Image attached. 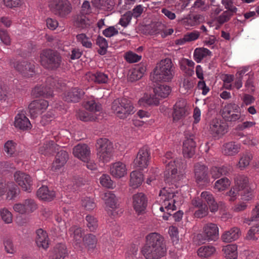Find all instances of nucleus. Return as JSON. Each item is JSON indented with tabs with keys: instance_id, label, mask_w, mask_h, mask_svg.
I'll list each match as a JSON object with an SVG mask.
<instances>
[{
	"instance_id": "f257e3e1",
	"label": "nucleus",
	"mask_w": 259,
	"mask_h": 259,
	"mask_svg": "<svg viewBox=\"0 0 259 259\" xmlns=\"http://www.w3.org/2000/svg\"><path fill=\"white\" fill-rule=\"evenodd\" d=\"M141 252L147 259H158L165 255L166 247L164 238L156 232L148 234Z\"/></svg>"
},
{
	"instance_id": "f03ea898",
	"label": "nucleus",
	"mask_w": 259,
	"mask_h": 259,
	"mask_svg": "<svg viewBox=\"0 0 259 259\" xmlns=\"http://www.w3.org/2000/svg\"><path fill=\"white\" fill-rule=\"evenodd\" d=\"M162 160L166 165L164 176L167 182L178 183L185 178L183 170L186 165L182 159H175L174 153L168 151L165 154Z\"/></svg>"
},
{
	"instance_id": "7ed1b4c3",
	"label": "nucleus",
	"mask_w": 259,
	"mask_h": 259,
	"mask_svg": "<svg viewBox=\"0 0 259 259\" xmlns=\"http://www.w3.org/2000/svg\"><path fill=\"white\" fill-rule=\"evenodd\" d=\"M174 75L175 67L171 60L170 58H165L157 63L151 77L155 82H168L171 80Z\"/></svg>"
},
{
	"instance_id": "20e7f679",
	"label": "nucleus",
	"mask_w": 259,
	"mask_h": 259,
	"mask_svg": "<svg viewBox=\"0 0 259 259\" xmlns=\"http://www.w3.org/2000/svg\"><path fill=\"white\" fill-rule=\"evenodd\" d=\"M160 202L161 206L159 209L161 211H164V209L167 211H173L176 210L177 206L182 204L183 197L178 192L175 193L170 189L163 188L159 192Z\"/></svg>"
},
{
	"instance_id": "39448f33",
	"label": "nucleus",
	"mask_w": 259,
	"mask_h": 259,
	"mask_svg": "<svg viewBox=\"0 0 259 259\" xmlns=\"http://www.w3.org/2000/svg\"><path fill=\"white\" fill-rule=\"evenodd\" d=\"M112 110L119 118L124 119L133 114L135 110L132 102L125 99H117L112 103Z\"/></svg>"
},
{
	"instance_id": "423d86ee",
	"label": "nucleus",
	"mask_w": 259,
	"mask_h": 259,
	"mask_svg": "<svg viewBox=\"0 0 259 259\" xmlns=\"http://www.w3.org/2000/svg\"><path fill=\"white\" fill-rule=\"evenodd\" d=\"M219 237V229L214 223H208L204 224L201 233L197 236V238L200 243H203L206 241H215Z\"/></svg>"
},
{
	"instance_id": "0eeeda50",
	"label": "nucleus",
	"mask_w": 259,
	"mask_h": 259,
	"mask_svg": "<svg viewBox=\"0 0 259 259\" xmlns=\"http://www.w3.org/2000/svg\"><path fill=\"white\" fill-rule=\"evenodd\" d=\"M96 148L99 159L103 162L109 161L112 156V143L106 138H101L97 141Z\"/></svg>"
},
{
	"instance_id": "6e6552de",
	"label": "nucleus",
	"mask_w": 259,
	"mask_h": 259,
	"mask_svg": "<svg viewBox=\"0 0 259 259\" xmlns=\"http://www.w3.org/2000/svg\"><path fill=\"white\" fill-rule=\"evenodd\" d=\"M49 7L56 15L65 18L72 11L71 4L68 0H50Z\"/></svg>"
},
{
	"instance_id": "1a4fd4ad",
	"label": "nucleus",
	"mask_w": 259,
	"mask_h": 259,
	"mask_svg": "<svg viewBox=\"0 0 259 259\" xmlns=\"http://www.w3.org/2000/svg\"><path fill=\"white\" fill-rule=\"evenodd\" d=\"M40 63L45 67L49 69L58 68L61 63V57L52 50L44 51L40 56Z\"/></svg>"
},
{
	"instance_id": "9d476101",
	"label": "nucleus",
	"mask_w": 259,
	"mask_h": 259,
	"mask_svg": "<svg viewBox=\"0 0 259 259\" xmlns=\"http://www.w3.org/2000/svg\"><path fill=\"white\" fill-rule=\"evenodd\" d=\"M189 108L187 102L184 99L177 101L173 106L172 112V121L174 123L182 122L189 114Z\"/></svg>"
},
{
	"instance_id": "9b49d317",
	"label": "nucleus",
	"mask_w": 259,
	"mask_h": 259,
	"mask_svg": "<svg viewBox=\"0 0 259 259\" xmlns=\"http://www.w3.org/2000/svg\"><path fill=\"white\" fill-rule=\"evenodd\" d=\"M235 186L226 193V196L229 197L228 199L230 201H235L239 195V192L241 191V189L246 188L248 178L244 176H239L235 179Z\"/></svg>"
},
{
	"instance_id": "f8f14e48",
	"label": "nucleus",
	"mask_w": 259,
	"mask_h": 259,
	"mask_svg": "<svg viewBox=\"0 0 259 259\" xmlns=\"http://www.w3.org/2000/svg\"><path fill=\"white\" fill-rule=\"evenodd\" d=\"M150 153L148 148L143 147L141 148L134 159V166L140 169L146 168L149 164Z\"/></svg>"
},
{
	"instance_id": "ddd939ff",
	"label": "nucleus",
	"mask_w": 259,
	"mask_h": 259,
	"mask_svg": "<svg viewBox=\"0 0 259 259\" xmlns=\"http://www.w3.org/2000/svg\"><path fill=\"white\" fill-rule=\"evenodd\" d=\"M68 234L74 247L78 250H82L83 240V230L77 226L71 227L68 231Z\"/></svg>"
},
{
	"instance_id": "4468645a",
	"label": "nucleus",
	"mask_w": 259,
	"mask_h": 259,
	"mask_svg": "<svg viewBox=\"0 0 259 259\" xmlns=\"http://www.w3.org/2000/svg\"><path fill=\"white\" fill-rule=\"evenodd\" d=\"M223 116L229 121H235L241 117L239 107L235 103H230L226 105L223 110Z\"/></svg>"
},
{
	"instance_id": "2eb2a0df",
	"label": "nucleus",
	"mask_w": 259,
	"mask_h": 259,
	"mask_svg": "<svg viewBox=\"0 0 259 259\" xmlns=\"http://www.w3.org/2000/svg\"><path fill=\"white\" fill-rule=\"evenodd\" d=\"M132 205L136 212L140 215L145 212L147 205V199L143 193H137L132 197Z\"/></svg>"
},
{
	"instance_id": "dca6fc26",
	"label": "nucleus",
	"mask_w": 259,
	"mask_h": 259,
	"mask_svg": "<svg viewBox=\"0 0 259 259\" xmlns=\"http://www.w3.org/2000/svg\"><path fill=\"white\" fill-rule=\"evenodd\" d=\"M14 177L15 182L23 190L27 192L31 191L32 181L28 175L19 171L14 174Z\"/></svg>"
},
{
	"instance_id": "f3484780",
	"label": "nucleus",
	"mask_w": 259,
	"mask_h": 259,
	"mask_svg": "<svg viewBox=\"0 0 259 259\" xmlns=\"http://www.w3.org/2000/svg\"><path fill=\"white\" fill-rule=\"evenodd\" d=\"M49 103L45 100H36L32 101L28 106L29 112L31 117H35L43 113L48 108Z\"/></svg>"
},
{
	"instance_id": "a211bd4d",
	"label": "nucleus",
	"mask_w": 259,
	"mask_h": 259,
	"mask_svg": "<svg viewBox=\"0 0 259 259\" xmlns=\"http://www.w3.org/2000/svg\"><path fill=\"white\" fill-rule=\"evenodd\" d=\"M102 199L106 205L108 214L113 217L117 214V212L115 211V209L117 208V199L114 194L110 191L105 192Z\"/></svg>"
},
{
	"instance_id": "6ab92c4d",
	"label": "nucleus",
	"mask_w": 259,
	"mask_h": 259,
	"mask_svg": "<svg viewBox=\"0 0 259 259\" xmlns=\"http://www.w3.org/2000/svg\"><path fill=\"white\" fill-rule=\"evenodd\" d=\"M127 168L125 163L120 161L110 164L109 172L114 178L120 179L127 175Z\"/></svg>"
},
{
	"instance_id": "aec40b11",
	"label": "nucleus",
	"mask_w": 259,
	"mask_h": 259,
	"mask_svg": "<svg viewBox=\"0 0 259 259\" xmlns=\"http://www.w3.org/2000/svg\"><path fill=\"white\" fill-rule=\"evenodd\" d=\"M207 168L204 165L197 163L195 166L194 172L197 183H202L203 185H207L209 180L207 175Z\"/></svg>"
},
{
	"instance_id": "412c9836",
	"label": "nucleus",
	"mask_w": 259,
	"mask_h": 259,
	"mask_svg": "<svg viewBox=\"0 0 259 259\" xmlns=\"http://www.w3.org/2000/svg\"><path fill=\"white\" fill-rule=\"evenodd\" d=\"M196 143L194 140V136H186L183 142V153L185 157H192L195 154Z\"/></svg>"
},
{
	"instance_id": "4be33fe9",
	"label": "nucleus",
	"mask_w": 259,
	"mask_h": 259,
	"mask_svg": "<svg viewBox=\"0 0 259 259\" xmlns=\"http://www.w3.org/2000/svg\"><path fill=\"white\" fill-rule=\"evenodd\" d=\"M74 156L85 162L90 158L91 151L90 148L86 144H78L73 149Z\"/></svg>"
},
{
	"instance_id": "5701e85b",
	"label": "nucleus",
	"mask_w": 259,
	"mask_h": 259,
	"mask_svg": "<svg viewBox=\"0 0 259 259\" xmlns=\"http://www.w3.org/2000/svg\"><path fill=\"white\" fill-rule=\"evenodd\" d=\"M14 67L26 77H32L35 74L34 66L29 63H17L14 64Z\"/></svg>"
},
{
	"instance_id": "b1692460",
	"label": "nucleus",
	"mask_w": 259,
	"mask_h": 259,
	"mask_svg": "<svg viewBox=\"0 0 259 259\" xmlns=\"http://www.w3.org/2000/svg\"><path fill=\"white\" fill-rule=\"evenodd\" d=\"M210 130L214 137L220 138L227 132V127L225 123L221 122L218 119L212 121Z\"/></svg>"
},
{
	"instance_id": "393cba45",
	"label": "nucleus",
	"mask_w": 259,
	"mask_h": 259,
	"mask_svg": "<svg viewBox=\"0 0 259 259\" xmlns=\"http://www.w3.org/2000/svg\"><path fill=\"white\" fill-rule=\"evenodd\" d=\"M241 235L240 229L234 227L225 231L221 236V239L224 242L230 243L239 239Z\"/></svg>"
},
{
	"instance_id": "a878e982",
	"label": "nucleus",
	"mask_w": 259,
	"mask_h": 259,
	"mask_svg": "<svg viewBox=\"0 0 259 259\" xmlns=\"http://www.w3.org/2000/svg\"><path fill=\"white\" fill-rule=\"evenodd\" d=\"M241 145L235 142H230L224 144L222 148V152L227 156L236 155L240 150Z\"/></svg>"
},
{
	"instance_id": "bb28decb",
	"label": "nucleus",
	"mask_w": 259,
	"mask_h": 259,
	"mask_svg": "<svg viewBox=\"0 0 259 259\" xmlns=\"http://www.w3.org/2000/svg\"><path fill=\"white\" fill-rule=\"evenodd\" d=\"M14 125L16 127L22 130H27L31 127L29 119L22 113H18L15 116Z\"/></svg>"
},
{
	"instance_id": "cd10ccee",
	"label": "nucleus",
	"mask_w": 259,
	"mask_h": 259,
	"mask_svg": "<svg viewBox=\"0 0 259 259\" xmlns=\"http://www.w3.org/2000/svg\"><path fill=\"white\" fill-rule=\"evenodd\" d=\"M35 242L37 246L39 248L46 249L49 247V239L46 231L41 229H38L36 232Z\"/></svg>"
},
{
	"instance_id": "c85d7f7f",
	"label": "nucleus",
	"mask_w": 259,
	"mask_h": 259,
	"mask_svg": "<svg viewBox=\"0 0 259 259\" xmlns=\"http://www.w3.org/2000/svg\"><path fill=\"white\" fill-rule=\"evenodd\" d=\"M202 202H206L209 208L210 211L212 212H215L218 210V205L215 202L213 195L208 191H203L200 195Z\"/></svg>"
},
{
	"instance_id": "c756f323",
	"label": "nucleus",
	"mask_w": 259,
	"mask_h": 259,
	"mask_svg": "<svg viewBox=\"0 0 259 259\" xmlns=\"http://www.w3.org/2000/svg\"><path fill=\"white\" fill-rule=\"evenodd\" d=\"M37 197L42 200L50 201L56 196L55 192L50 190L46 186L40 187L36 192Z\"/></svg>"
},
{
	"instance_id": "7c9ffc66",
	"label": "nucleus",
	"mask_w": 259,
	"mask_h": 259,
	"mask_svg": "<svg viewBox=\"0 0 259 259\" xmlns=\"http://www.w3.org/2000/svg\"><path fill=\"white\" fill-rule=\"evenodd\" d=\"M56 159L53 162L52 164V169L54 171L57 170L63 167L66 163L67 160L68 158V155L67 153L63 150H58Z\"/></svg>"
},
{
	"instance_id": "2f4dec72",
	"label": "nucleus",
	"mask_w": 259,
	"mask_h": 259,
	"mask_svg": "<svg viewBox=\"0 0 259 259\" xmlns=\"http://www.w3.org/2000/svg\"><path fill=\"white\" fill-rule=\"evenodd\" d=\"M84 92L80 89L74 88L67 93H65L63 99L67 102H77Z\"/></svg>"
},
{
	"instance_id": "473e14b6",
	"label": "nucleus",
	"mask_w": 259,
	"mask_h": 259,
	"mask_svg": "<svg viewBox=\"0 0 259 259\" xmlns=\"http://www.w3.org/2000/svg\"><path fill=\"white\" fill-rule=\"evenodd\" d=\"M192 205L198 208V209L194 213L195 217L202 218L207 214L208 206L198 198H195L192 201Z\"/></svg>"
},
{
	"instance_id": "72a5a7b5",
	"label": "nucleus",
	"mask_w": 259,
	"mask_h": 259,
	"mask_svg": "<svg viewBox=\"0 0 259 259\" xmlns=\"http://www.w3.org/2000/svg\"><path fill=\"white\" fill-rule=\"evenodd\" d=\"M82 246L84 245L89 251L94 252L97 248L98 240L96 236L92 234H89L83 238Z\"/></svg>"
},
{
	"instance_id": "f704fd0d",
	"label": "nucleus",
	"mask_w": 259,
	"mask_h": 259,
	"mask_svg": "<svg viewBox=\"0 0 259 259\" xmlns=\"http://www.w3.org/2000/svg\"><path fill=\"white\" fill-rule=\"evenodd\" d=\"M138 104L142 106L146 107L148 106H157L159 104V99L155 95L145 94L143 97L140 98Z\"/></svg>"
},
{
	"instance_id": "c9c22d12",
	"label": "nucleus",
	"mask_w": 259,
	"mask_h": 259,
	"mask_svg": "<svg viewBox=\"0 0 259 259\" xmlns=\"http://www.w3.org/2000/svg\"><path fill=\"white\" fill-rule=\"evenodd\" d=\"M59 149L60 147L57 144L50 141L40 147L39 152L42 154L49 155L56 152V150H59Z\"/></svg>"
},
{
	"instance_id": "e433bc0d",
	"label": "nucleus",
	"mask_w": 259,
	"mask_h": 259,
	"mask_svg": "<svg viewBox=\"0 0 259 259\" xmlns=\"http://www.w3.org/2000/svg\"><path fill=\"white\" fill-rule=\"evenodd\" d=\"M86 76L89 80L99 84L106 83L109 80L108 75L102 72H97L94 74L89 73Z\"/></svg>"
},
{
	"instance_id": "4c0bfd02",
	"label": "nucleus",
	"mask_w": 259,
	"mask_h": 259,
	"mask_svg": "<svg viewBox=\"0 0 259 259\" xmlns=\"http://www.w3.org/2000/svg\"><path fill=\"white\" fill-rule=\"evenodd\" d=\"M144 180L142 174L137 170L133 171L130 175V185L134 189L137 188Z\"/></svg>"
},
{
	"instance_id": "58836bf2",
	"label": "nucleus",
	"mask_w": 259,
	"mask_h": 259,
	"mask_svg": "<svg viewBox=\"0 0 259 259\" xmlns=\"http://www.w3.org/2000/svg\"><path fill=\"white\" fill-rule=\"evenodd\" d=\"M145 71V66L144 65L138 66L131 70L128 78L131 81L139 80L143 77Z\"/></svg>"
},
{
	"instance_id": "ea45409f",
	"label": "nucleus",
	"mask_w": 259,
	"mask_h": 259,
	"mask_svg": "<svg viewBox=\"0 0 259 259\" xmlns=\"http://www.w3.org/2000/svg\"><path fill=\"white\" fill-rule=\"evenodd\" d=\"M211 55V52L207 49L204 48H196L193 53L194 59L197 63L201 61Z\"/></svg>"
},
{
	"instance_id": "a19ab883",
	"label": "nucleus",
	"mask_w": 259,
	"mask_h": 259,
	"mask_svg": "<svg viewBox=\"0 0 259 259\" xmlns=\"http://www.w3.org/2000/svg\"><path fill=\"white\" fill-rule=\"evenodd\" d=\"M33 95L36 97L44 96L46 98H49L53 96V90L51 89L50 87L48 85L45 86H37L34 88L32 91Z\"/></svg>"
},
{
	"instance_id": "79ce46f5",
	"label": "nucleus",
	"mask_w": 259,
	"mask_h": 259,
	"mask_svg": "<svg viewBox=\"0 0 259 259\" xmlns=\"http://www.w3.org/2000/svg\"><path fill=\"white\" fill-rule=\"evenodd\" d=\"M227 259H236L238 256L237 246L235 244H229L222 249Z\"/></svg>"
},
{
	"instance_id": "37998d69",
	"label": "nucleus",
	"mask_w": 259,
	"mask_h": 259,
	"mask_svg": "<svg viewBox=\"0 0 259 259\" xmlns=\"http://www.w3.org/2000/svg\"><path fill=\"white\" fill-rule=\"evenodd\" d=\"M67 254L66 247L63 244L56 245L50 259H63Z\"/></svg>"
},
{
	"instance_id": "c03bdc74",
	"label": "nucleus",
	"mask_w": 259,
	"mask_h": 259,
	"mask_svg": "<svg viewBox=\"0 0 259 259\" xmlns=\"http://www.w3.org/2000/svg\"><path fill=\"white\" fill-rule=\"evenodd\" d=\"M155 95L162 98H165L168 96L171 92L170 88L164 84H159L154 89Z\"/></svg>"
},
{
	"instance_id": "a18cd8bd",
	"label": "nucleus",
	"mask_w": 259,
	"mask_h": 259,
	"mask_svg": "<svg viewBox=\"0 0 259 259\" xmlns=\"http://www.w3.org/2000/svg\"><path fill=\"white\" fill-rule=\"evenodd\" d=\"M215 252L216 249L214 246H203L198 249L197 254L201 257L207 258L213 255Z\"/></svg>"
},
{
	"instance_id": "49530a36",
	"label": "nucleus",
	"mask_w": 259,
	"mask_h": 259,
	"mask_svg": "<svg viewBox=\"0 0 259 259\" xmlns=\"http://www.w3.org/2000/svg\"><path fill=\"white\" fill-rule=\"evenodd\" d=\"M92 3L95 7L104 10L111 9L114 4L113 0H92Z\"/></svg>"
},
{
	"instance_id": "de8ad7c7",
	"label": "nucleus",
	"mask_w": 259,
	"mask_h": 259,
	"mask_svg": "<svg viewBox=\"0 0 259 259\" xmlns=\"http://www.w3.org/2000/svg\"><path fill=\"white\" fill-rule=\"evenodd\" d=\"M231 184L230 180L227 178H223L217 180L214 185V189L217 192H222L226 190Z\"/></svg>"
},
{
	"instance_id": "09e8293b",
	"label": "nucleus",
	"mask_w": 259,
	"mask_h": 259,
	"mask_svg": "<svg viewBox=\"0 0 259 259\" xmlns=\"http://www.w3.org/2000/svg\"><path fill=\"white\" fill-rule=\"evenodd\" d=\"M16 143L12 140H9L5 143L4 151L7 156L12 157L15 154L16 149Z\"/></svg>"
},
{
	"instance_id": "8fccbe9b",
	"label": "nucleus",
	"mask_w": 259,
	"mask_h": 259,
	"mask_svg": "<svg viewBox=\"0 0 259 259\" xmlns=\"http://www.w3.org/2000/svg\"><path fill=\"white\" fill-rule=\"evenodd\" d=\"M252 158L251 154L249 153L243 154L239 159L237 166L241 169L245 168L249 164Z\"/></svg>"
},
{
	"instance_id": "3c124183",
	"label": "nucleus",
	"mask_w": 259,
	"mask_h": 259,
	"mask_svg": "<svg viewBox=\"0 0 259 259\" xmlns=\"http://www.w3.org/2000/svg\"><path fill=\"white\" fill-rule=\"evenodd\" d=\"M259 233V222L255 223L248 230L246 238L248 240H256L258 238L257 235Z\"/></svg>"
},
{
	"instance_id": "603ef678",
	"label": "nucleus",
	"mask_w": 259,
	"mask_h": 259,
	"mask_svg": "<svg viewBox=\"0 0 259 259\" xmlns=\"http://www.w3.org/2000/svg\"><path fill=\"white\" fill-rule=\"evenodd\" d=\"M228 172L227 168L226 166L217 167L213 166L210 170L212 177L217 179L222 175H226Z\"/></svg>"
},
{
	"instance_id": "864d4df0",
	"label": "nucleus",
	"mask_w": 259,
	"mask_h": 259,
	"mask_svg": "<svg viewBox=\"0 0 259 259\" xmlns=\"http://www.w3.org/2000/svg\"><path fill=\"white\" fill-rule=\"evenodd\" d=\"M7 199L12 200L16 197L17 194V186L13 183H8L6 186Z\"/></svg>"
},
{
	"instance_id": "5fc2aeb1",
	"label": "nucleus",
	"mask_w": 259,
	"mask_h": 259,
	"mask_svg": "<svg viewBox=\"0 0 259 259\" xmlns=\"http://www.w3.org/2000/svg\"><path fill=\"white\" fill-rule=\"evenodd\" d=\"M77 41L86 48H91L92 43L90 38L84 33H80L76 35Z\"/></svg>"
},
{
	"instance_id": "6e6d98bb",
	"label": "nucleus",
	"mask_w": 259,
	"mask_h": 259,
	"mask_svg": "<svg viewBox=\"0 0 259 259\" xmlns=\"http://www.w3.org/2000/svg\"><path fill=\"white\" fill-rule=\"evenodd\" d=\"M241 199L242 201H249L253 198V195L251 188L249 186V182L246 184L244 189H241Z\"/></svg>"
},
{
	"instance_id": "4d7b16f0",
	"label": "nucleus",
	"mask_w": 259,
	"mask_h": 259,
	"mask_svg": "<svg viewBox=\"0 0 259 259\" xmlns=\"http://www.w3.org/2000/svg\"><path fill=\"white\" fill-rule=\"evenodd\" d=\"M84 107L91 112L99 111L101 109V104L96 103L94 100L87 101L84 103Z\"/></svg>"
},
{
	"instance_id": "13d9d810",
	"label": "nucleus",
	"mask_w": 259,
	"mask_h": 259,
	"mask_svg": "<svg viewBox=\"0 0 259 259\" xmlns=\"http://www.w3.org/2000/svg\"><path fill=\"white\" fill-rule=\"evenodd\" d=\"M233 15L228 11H224L221 14L215 18L214 21L219 25H222L225 23L228 22Z\"/></svg>"
},
{
	"instance_id": "bf43d9fd",
	"label": "nucleus",
	"mask_w": 259,
	"mask_h": 259,
	"mask_svg": "<svg viewBox=\"0 0 259 259\" xmlns=\"http://www.w3.org/2000/svg\"><path fill=\"white\" fill-rule=\"evenodd\" d=\"M77 116L81 120L83 121H95L97 118L93 113H89L85 111H79Z\"/></svg>"
},
{
	"instance_id": "052dcab7",
	"label": "nucleus",
	"mask_w": 259,
	"mask_h": 259,
	"mask_svg": "<svg viewBox=\"0 0 259 259\" xmlns=\"http://www.w3.org/2000/svg\"><path fill=\"white\" fill-rule=\"evenodd\" d=\"M96 44L100 48L99 51V54L104 55L108 46L107 40L103 37L99 36L97 38Z\"/></svg>"
},
{
	"instance_id": "680f3d73",
	"label": "nucleus",
	"mask_w": 259,
	"mask_h": 259,
	"mask_svg": "<svg viewBox=\"0 0 259 259\" xmlns=\"http://www.w3.org/2000/svg\"><path fill=\"white\" fill-rule=\"evenodd\" d=\"M100 183L102 186L108 188H113L114 186L113 181L107 174H104L100 177Z\"/></svg>"
},
{
	"instance_id": "e2e57ef3",
	"label": "nucleus",
	"mask_w": 259,
	"mask_h": 259,
	"mask_svg": "<svg viewBox=\"0 0 259 259\" xmlns=\"http://www.w3.org/2000/svg\"><path fill=\"white\" fill-rule=\"evenodd\" d=\"M221 3L224 6L225 11H228L233 15L236 13L238 11V9L234 5L232 0H222Z\"/></svg>"
},
{
	"instance_id": "0e129e2a",
	"label": "nucleus",
	"mask_w": 259,
	"mask_h": 259,
	"mask_svg": "<svg viewBox=\"0 0 259 259\" xmlns=\"http://www.w3.org/2000/svg\"><path fill=\"white\" fill-rule=\"evenodd\" d=\"M132 18V11H127L122 15L119 19L118 24L123 27H126L130 23Z\"/></svg>"
},
{
	"instance_id": "69168bd1",
	"label": "nucleus",
	"mask_w": 259,
	"mask_h": 259,
	"mask_svg": "<svg viewBox=\"0 0 259 259\" xmlns=\"http://www.w3.org/2000/svg\"><path fill=\"white\" fill-rule=\"evenodd\" d=\"M0 214L3 221L6 224H11L13 221L12 213L7 208H4L0 210Z\"/></svg>"
},
{
	"instance_id": "338daca9",
	"label": "nucleus",
	"mask_w": 259,
	"mask_h": 259,
	"mask_svg": "<svg viewBox=\"0 0 259 259\" xmlns=\"http://www.w3.org/2000/svg\"><path fill=\"white\" fill-rule=\"evenodd\" d=\"M24 204L26 213H31L35 210L37 208V204L34 200L31 199H26L24 201Z\"/></svg>"
},
{
	"instance_id": "774afa93",
	"label": "nucleus",
	"mask_w": 259,
	"mask_h": 259,
	"mask_svg": "<svg viewBox=\"0 0 259 259\" xmlns=\"http://www.w3.org/2000/svg\"><path fill=\"white\" fill-rule=\"evenodd\" d=\"M81 205L83 207L88 210H93L96 206L94 199L88 197H84L82 200Z\"/></svg>"
}]
</instances>
